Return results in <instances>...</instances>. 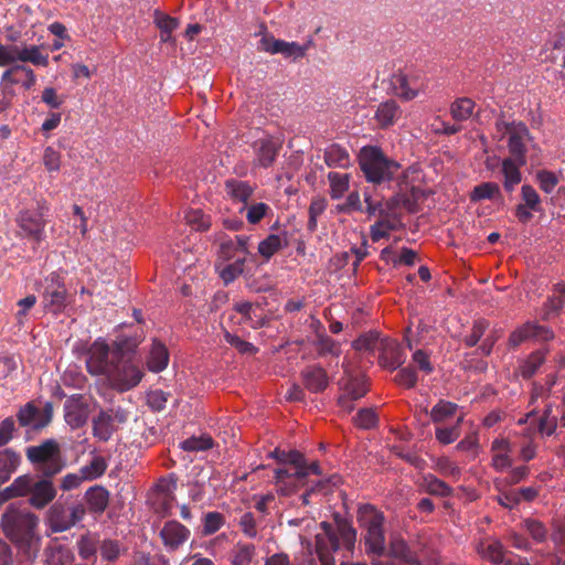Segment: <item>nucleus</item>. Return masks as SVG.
Returning <instances> with one entry per match:
<instances>
[{
    "label": "nucleus",
    "instance_id": "nucleus-4",
    "mask_svg": "<svg viewBox=\"0 0 565 565\" xmlns=\"http://www.w3.org/2000/svg\"><path fill=\"white\" fill-rule=\"evenodd\" d=\"M323 533L317 534V548L321 556L328 553L337 552L344 547L352 551L356 540L355 530L347 522H339L334 530L329 523L322 522Z\"/></svg>",
    "mask_w": 565,
    "mask_h": 565
},
{
    "label": "nucleus",
    "instance_id": "nucleus-29",
    "mask_svg": "<svg viewBox=\"0 0 565 565\" xmlns=\"http://www.w3.org/2000/svg\"><path fill=\"white\" fill-rule=\"evenodd\" d=\"M225 192L234 202L246 204L247 200L252 196L254 189L246 181L230 179L225 182Z\"/></svg>",
    "mask_w": 565,
    "mask_h": 565
},
{
    "label": "nucleus",
    "instance_id": "nucleus-43",
    "mask_svg": "<svg viewBox=\"0 0 565 565\" xmlns=\"http://www.w3.org/2000/svg\"><path fill=\"white\" fill-rule=\"evenodd\" d=\"M255 546L253 544L238 542L232 553L233 565H250L255 556Z\"/></svg>",
    "mask_w": 565,
    "mask_h": 565
},
{
    "label": "nucleus",
    "instance_id": "nucleus-45",
    "mask_svg": "<svg viewBox=\"0 0 565 565\" xmlns=\"http://www.w3.org/2000/svg\"><path fill=\"white\" fill-rule=\"evenodd\" d=\"M475 109V103L470 98H458L456 99L450 108L451 116L455 120L461 121L467 120L471 117Z\"/></svg>",
    "mask_w": 565,
    "mask_h": 565
},
{
    "label": "nucleus",
    "instance_id": "nucleus-5",
    "mask_svg": "<svg viewBox=\"0 0 565 565\" xmlns=\"http://www.w3.org/2000/svg\"><path fill=\"white\" fill-rule=\"evenodd\" d=\"M28 460L43 477H54L63 470L58 444L53 439H46L36 446H30L25 451Z\"/></svg>",
    "mask_w": 565,
    "mask_h": 565
},
{
    "label": "nucleus",
    "instance_id": "nucleus-59",
    "mask_svg": "<svg viewBox=\"0 0 565 565\" xmlns=\"http://www.w3.org/2000/svg\"><path fill=\"white\" fill-rule=\"evenodd\" d=\"M377 420L376 414L371 408L360 409L354 417V424L363 429H370L375 426Z\"/></svg>",
    "mask_w": 565,
    "mask_h": 565
},
{
    "label": "nucleus",
    "instance_id": "nucleus-1",
    "mask_svg": "<svg viewBox=\"0 0 565 565\" xmlns=\"http://www.w3.org/2000/svg\"><path fill=\"white\" fill-rule=\"evenodd\" d=\"M39 524V518L26 509H21L18 504H9L1 516V526L4 534L13 542L23 544L30 550L38 542L35 529Z\"/></svg>",
    "mask_w": 565,
    "mask_h": 565
},
{
    "label": "nucleus",
    "instance_id": "nucleus-10",
    "mask_svg": "<svg viewBox=\"0 0 565 565\" xmlns=\"http://www.w3.org/2000/svg\"><path fill=\"white\" fill-rule=\"evenodd\" d=\"M313 42L309 39L306 43L287 42L265 34L258 43V50L269 54H281L285 58L297 61L306 56Z\"/></svg>",
    "mask_w": 565,
    "mask_h": 565
},
{
    "label": "nucleus",
    "instance_id": "nucleus-18",
    "mask_svg": "<svg viewBox=\"0 0 565 565\" xmlns=\"http://www.w3.org/2000/svg\"><path fill=\"white\" fill-rule=\"evenodd\" d=\"M377 351H380V363L386 369L396 370L404 362L399 345L390 338L382 339Z\"/></svg>",
    "mask_w": 565,
    "mask_h": 565
},
{
    "label": "nucleus",
    "instance_id": "nucleus-58",
    "mask_svg": "<svg viewBox=\"0 0 565 565\" xmlns=\"http://www.w3.org/2000/svg\"><path fill=\"white\" fill-rule=\"evenodd\" d=\"M66 514L68 515V521L64 523H60V529H71L72 526L79 523L85 515V508L81 503H76L66 508Z\"/></svg>",
    "mask_w": 565,
    "mask_h": 565
},
{
    "label": "nucleus",
    "instance_id": "nucleus-39",
    "mask_svg": "<svg viewBox=\"0 0 565 565\" xmlns=\"http://www.w3.org/2000/svg\"><path fill=\"white\" fill-rule=\"evenodd\" d=\"M107 469V462L102 456H95L89 463L84 465L78 470L85 481H93L102 477Z\"/></svg>",
    "mask_w": 565,
    "mask_h": 565
},
{
    "label": "nucleus",
    "instance_id": "nucleus-26",
    "mask_svg": "<svg viewBox=\"0 0 565 565\" xmlns=\"http://www.w3.org/2000/svg\"><path fill=\"white\" fill-rule=\"evenodd\" d=\"M402 209L413 211V202L407 194L398 193L383 202L381 215L401 220Z\"/></svg>",
    "mask_w": 565,
    "mask_h": 565
},
{
    "label": "nucleus",
    "instance_id": "nucleus-46",
    "mask_svg": "<svg viewBox=\"0 0 565 565\" xmlns=\"http://www.w3.org/2000/svg\"><path fill=\"white\" fill-rule=\"evenodd\" d=\"M286 239L277 234H271L258 245V252L265 258H270L275 253L282 248Z\"/></svg>",
    "mask_w": 565,
    "mask_h": 565
},
{
    "label": "nucleus",
    "instance_id": "nucleus-57",
    "mask_svg": "<svg viewBox=\"0 0 565 565\" xmlns=\"http://www.w3.org/2000/svg\"><path fill=\"white\" fill-rule=\"evenodd\" d=\"M327 207L326 201L322 199H315L311 201L309 206V220H308V230L310 232L316 231L317 228V220L324 212Z\"/></svg>",
    "mask_w": 565,
    "mask_h": 565
},
{
    "label": "nucleus",
    "instance_id": "nucleus-50",
    "mask_svg": "<svg viewBox=\"0 0 565 565\" xmlns=\"http://www.w3.org/2000/svg\"><path fill=\"white\" fill-rule=\"evenodd\" d=\"M45 556L47 565H70L72 558L70 550L62 546L46 548Z\"/></svg>",
    "mask_w": 565,
    "mask_h": 565
},
{
    "label": "nucleus",
    "instance_id": "nucleus-61",
    "mask_svg": "<svg viewBox=\"0 0 565 565\" xmlns=\"http://www.w3.org/2000/svg\"><path fill=\"white\" fill-rule=\"evenodd\" d=\"M168 396V393L161 390H154L147 394V403L151 409L159 412L166 407Z\"/></svg>",
    "mask_w": 565,
    "mask_h": 565
},
{
    "label": "nucleus",
    "instance_id": "nucleus-14",
    "mask_svg": "<svg viewBox=\"0 0 565 565\" xmlns=\"http://www.w3.org/2000/svg\"><path fill=\"white\" fill-rule=\"evenodd\" d=\"M513 445L505 437H497L490 446L491 466L497 471H503L513 463Z\"/></svg>",
    "mask_w": 565,
    "mask_h": 565
},
{
    "label": "nucleus",
    "instance_id": "nucleus-52",
    "mask_svg": "<svg viewBox=\"0 0 565 565\" xmlns=\"http://www.w3.org/2000/svg\"><path fill=\"white\" fill-rule=\"evenodd\" d=\"M457 408H458V406L455 403L447 402V401H440L433 407V409L430 412V417L436 423L443 422V420L454 416L457 412Z\"/></svg>",
    "mask_w": 565,
    "mask_h": 565
},
{
    "label": "nucleus",
    "instance_id": "nucleus-53",
    "mask_svg": "<svg viewBox=\"0 0 565 565\" xmlns=\"http://www.w3.org/2000/svg\"><path fill=\"white\" fill-rule=\"evenodd\" d=\"M68 521V515L66 514V508L61 504H54L49 510V522L51 529L54 532H64L67 529H60V523H64Z\"/></svg>",
    "mask_w": 565,
    "mask_h": 565
},
{
    "label": "nucleus",
    "instance_id": "nucleus-3",
    "mask_svg": "<svg viewBox=\"0 0 565 565\" xmlns=\"http://www.w3.org/2000/svg\"><path fill=\"white\" fill-rule=\"evenodd\" d=\"M284 463L289 465L288 468H280L275 471V479L278 491L288 495L296 491L297 488L305 484L308 477L307 461L302 454L291 450L282 454Z\"/></svg>",
    "mask_w": 565,
    "mask_h": 565
},
{
    "label": "nucleus",
    "instance_id": "nucleus-44",
    "mask_svg": "<svg viewBox=\"0 0 565 565\" xmlns=\"http://www.w3.org/2000/svg\"><path fill=\"white\" fill-rule=\"evenodd\" d=\"M114 431L113 417L102 412L94 419V435L100 440H108Z\"/></svg>",
    "mask_w": 565,
    "mask_h": 565
},
{
    "label": "nucleus",
    "instance_id": "nucleus-25",
    "mask_svg": "<svg viewBox=\"0 0 565 565\" xmlns=\"http://www.w3.org/2000/svg\"><path fill=\"white\" fill-rule=\"evenodd\" d=\"M254 150L256 163L267 168L275 161L278 146L271 138H262L254 142Z\"/></svg>",
    "mask_w": 565,
    "mask_h": 565
},
{
    "label": "nucleus",
    "instance_id": "nucleus-33",
    "mask_svg": "<svg viewBox=\"0 0 565 565\" xmlns=\"http://www.w3.org/2000/svg\"><path fill=\"white\" fill-rule=\"evenodd\" d=\"M85 499L93 512L102 513L108 505L109 493L105 488L94 486L86 491Z\"/></svg>",
    "mask_w": 565,
    "mask_h": 565
},
{
    "label": "nucleus",
    "instance_id": "nucleus-30",
    "mask_svg": "<svg viewBox=\"0 0 565 565\" xmlns=\"http://www.w3.org/2000/svg\"><path fill=\"white\" fill-rule=\"evenodd\" d=\"M31 63L35 66H47L49 56L43 55L36 45H17L15 62Z\"/></svg>",
    "mask_w": 565,
    "mask_h": 565
},
{
    "label": "nucleus",
    "instance_id": "nucleus-51",
    "mask_svg": "<svg viewBox=\"0 0 565 565\" xmlns=\"http://www.w3.org/2000/svg\"><path fill=\"white\" fill-rule=\"evenodd\" d=\"M383 338L376 332H369L362 334L353 342V348L359 351H375L379 350Z\"/></svg>",
    "mask_w": 565,
    "mask_h": 565
},
{
    "label": "nucleus",
    "instance_id": "nucleus-40",
    "mask_svg": "<svg viewBox=\"0 0 565 565\" xmlns=\"http://www.w3.org/2000/svg\"><path fill=\"white\" fill-rule=\"evenodd\" d=\"M241 258L232 259L228 264L223 267L218 266L220 276L225 284H230L235 280L239 275L243 274L245 263L248 258H243V255H239Z\"/></svg>",
    "mask_w": 565,
    "mask_h": 565
},
{
    "label": "nucleus",
    "instance_id": "nucleus-23",
    "mask_svg": "<svg viewBox=\"0 0 565 565\" xmlns=\"http://www.w3.org/2000/svg\"><path fill=\"white\" fill-rule=\"evenodd\" d=\"M34 478L26 473L17 477L12 483L1 490L2 500H11L20 497L30 495L33 488Z\"/></svg>",
    "mask_w": 565,
    "mask_h": 565
},
{
    "label": "nucleus",
    "instance_id": "nucleus-34",
    "mask_svg": "<svg viewBox=\"0 0 565 565\" xmlns=\"http://www.w3.org/2000/svg\"><path fill=\"white\" fill-rule=\"evenodd\" d=\"M234 309L243 316V319L250 322L253 328H259L265 324V317L257 315L259 306L248 301L235 303Z\"/></svg>",
    "mask_w": 565,
    "mask_h": 565
},
{
    "label": "nucleus",
    "instance_id": "nucleus-27",
    "mask_svg": "<svg viewBox=\"0 0 565 565\" xmlns=\"http://www.w3.org/2000/svg\"><path fill=\"white\" fill-rule=\"evenodd\" d=\"M169 363V352L164 344L153 340L147 358L148 370L154 373L163 371Z\"/></svg>",
    "mask_w": 565,
    "mask_h": 565
},
{
    "label": "nucleus",
    "instance_id": "nucleus-38",
    "mask_svg": "<svg viewBox=\"0 0 565 565\" xmlns=\"http://www.w3.org/2000/svg\"><path fill=\"white\" fill-rule=\"evenodd\" d=\"M154 23L161 32L160 38L162 42H169L171 40L172 32L180 24L178 19L159 11L154 12Z\"/></svg>",
    "mask_w": 565,
    "mask_h": 565
},
{
    "label": "nucleus",
    "instance_id": "nucleus-47",
    "mask_svg": "<svg viewBox=\"0 0 565 565\" xmlns=\"http://www.w3.org/2000/svg\"><path fill=\"white\" fill-rule=\"evenodd\" d=\"M390 554L393 557L402 559L406 563L419 565L417 559L411 553L406 542L402 539H393L391 541Z\"/></svg>",
    "mask_w": 565,
    "mask_h": 565
},
{
    "label": "nucleus",
    "instance_id": "nucleus-49",
    "mask_svg": "<svg viewBox=\"0 0 565 565\" xmlns=\"http://www.w3.org/2000/svg\"><path fill=\"white\" fill-rule=\"evenodd\" d=\"M184 221L195 231H205L211 225L210 217L199 209H191L186 211L184 214Z\"/></svg>",
    "mask_w": 565,
    "mask_h": 565
},
{
    "label": "nucleus",
    "instance_id": "nucleus-8",
    "mask_svg": "<svg viewBox=\"0 0 565 565\" xmlns=\"http://www.w3.org/2000/svg\"><path fill=\"white\" fill-rule=\"evenodd\" d=\"M43 308L54 315L62 313L71 303L63 277L50 273L40 285Z\"/></svg>",
    "mask_w": 565,
    "mask_h": 565
},
{
    "label": "nucleus",
    "instance_id": "nucleus-62",
    "mask_svg": "<svg viewBox=\"0 0 565 565\" xmlns=\"http://www.w3.org/2000/svg\"><path fill=\"white\" fill-rule=\"evenodd\" d=\"M536 178L540 183V188L546 193H552L558 182L557 177L550 171H540Z\"/></svg>",
    "mask_w": 565,
    "mask_h": 565
},
{
    "label": "nucleus",
    "instance_id": "nucleus-17",
    "mask_svg": "<svg viewBox=\"0 0 565 565\" xmlns=\"http://www.w3.org/2000/svg\"><path fill=\"white\" fill-rule=\"evenodd\" d=\"M52 418V411L50 406L45 408H38L32 404H26L20 409L18 419L21 426L32 429H40L45 427Z\"/></svg>",
    "mask_w": 565,
    "mask_h": 565
},
{
    "label": "nucleus",
    "instance_id": "nucleus-55",
    "mask_svg": "<svg viewBox=\"0 0 565 565\" xmlns=\"http://www.w3.org/2000/svg\"><path fill=\"white\" fill-rule=\"evenodd\" d=\"M224 524V516L218 512H207L203 519V533L211 535L217 532Z\"/></svg>",
    "mask_w": 565,
    "mask_h": 565
},
{
    "label": "nucleus",
    "instance_id": "nucleus-60",
    "mask_svg": "<svg viewBox=\"0 0 565 565\" xmlns=\"http://www.w3.org/2000/svg\"><path fill=\"white\" fill-rule=\"evenodd\" d=\"M522 200L524 205L529 206L532 211L537 212L541 209V200L534 188L531 185H523L521 189Z\"/></svg>",
    "mask_w": 565,
    "mask_h": 565
},
{
    "label": "nucleus",
    "instance_id": "nucleus-19",
    "mask_svg": "<svg viewBox=\"0 0 565 565\" xmlns=\"http://www.w3.org/2000/svg\"><path fill=\"white\" fill-rule=\"evenodd\" d=\"M248 238L246 236H235L234 238L224 239L220 246V257L225 262H231L235 258H248L250 253L248 250Z\"/></svg>",
    "mask_w": 565,
    "mask_h": 565
},
{
    "label": "nucleus",
    "instance_id": "nucleus-11",
    "mask_svg": "<svg viewBox=\"0 0 565 565\" xmlns=\"http://www.w3.org/2000/svg\"><path fill=\"white\" fill-rule=\"evenodd\" d=\"M142 376V370L131 360L124 359L121 354L107 381L114 388L126 392L137 386Z\"/></svg>",
    "mask_w": 565,
    "mask_h": 565
},
{
    "label": "nucleus",
    "instance_id": "nucleus-15",
    "mask_svg": "<svg viewBox=\"0 0 565 565\" xmlns=\"http://www.w3.org/2000/svg\"><path fill=\"white\" fill-rule=\"evenodd\" d=\"M51 478L52 477L42 476L39 480H34L33 488L29 497V503L31 507L41 510L55 499L57 491Z\"/></svg>",
    "mask_w": 565,
    "mask_h": 565
},
{
    "label": "nucleus",
    "instance_id": "nucleus-64",
    "mask_svg": "<svg viewBox=\"0 0 565 565\" xmlns=\"http://www.w3.org/2000/svg\"><path fill=\"white\" fill-rule=\"evenodd\" d=\"M525 530L530 533V535L537 542H542L546 537V529L544 525L536 520H525L524 522Z\"/></svg>",
    "mask_w": 565,
    "mask_h": 565
},
{
    "label": "nucleus",
    "instance_id": "nucleus-16",
    "mask_svg": "<svg viewBox=\"0 0 565 565\" xmlns=\"http://www.w3.org/2000/svg\"><path fill=\"white\" fill-rule=\"evenodd\" d=\"M190 530L178 521L166 522L160 530V537L168 551H175L190 537Z\"/></svg>",
    "mask_w": 565,
    "mask_h": 565
},
{
    "label": "nucleus",
    "instance_id": "nucleus-24",
    "mask_svg": "<svg viewBox=\"0 0 565 565\" xmlns=\"http://www.w3.org/2000/svg\"><path fill=\"white\" fill-rule=\"evenodd\" d=\"M550 337L551 332L548 330L535 323L527 322L511 334L510 343L516 347L529 339L547 340Z\"/></svg>",
    "mask_w": 565,
    "mask_h": 565
},
{
    "label": "nucleus",
    "instance_id": "nucleus-22",
    "mask_svg": "<svg viewBox=\"0 0 565 565\" xmlns=\"http://www.w3.org/2000/svg\"><path fill=\"white\" fill-rule=\"evenodd\" d=\"M402 113L399 105L395 100L388 99L377 106L374 118L382 128H387L396 124L402 117Z\"/></svg>",
    "mask_w": 565,
    "mask_h": 565
},
{
    "label": "nucleus",
    "instance_id": "nucleus-2",
    "mask_svg": "<svg viewBox=\"0 0 565 565\" xmlns=\"http://www.w3.org/2000/svg\"><path fill=\"white\" fill-rule=\"evenodd\" d=\"M359 163L366 181L374 184L390 182L401 171V164L375 146H366L360 150Z\"/></svg>",
    "mask_w": 565,
    "mask_h": 565
},
{
    "label": "nucleus",
    "instance_id": "nucleus-35",
    "mask_svg": "<svg viewBox=\"0 0 565 565\" xmlns=\"http://www.w3.org/2000/svg\"><path fill=\"white\" fill-rule=\"evenodd\" d=\"M478 553L482 558L489 559L497 565H507V557L503 546L500 542H492L488 544H480Z\"/></svg>",
    "mask_w": 565,
    "mask_h": 565
},
{
    "label": "nucleus",
    "instance_id": "nucleus-56",
    "mask_svg": "<svg viewBox=\"0 0 565 565\" xmlns=\"http://www.w3.org/2000/svg\"><path fill=\"white\" fill-rule=\"evenodd\" d=\"M238 525L245 536H247L249 539L257 537L258 532H257L256 519L252 512H244L238 520Z\"/></svg>",
    "mask_w": 565,
    "mask_h": 565
},
{
    "label": "nucleus",
    "instance_id": "nucleus-9",
    "mask_svg": "<svg viewBox=\"0 0 565 565\" xmlns=\"http://www.w3.org/2000/svg\"><path fill=\"white\" fill-rule=\"evenodd\" d=\"M121 354L120 349H111L105 341L97 340L88 350L87 371L92 375H103L108 380Z\"/></svg>",
    "mask_w": 565,
    "mask_h": 565
},
{
    "label": "nucleus",
    "instance_id": "nucleus-12",
    "mask_svg": "<svg viewBox=\"0 0 565 565\" xmlns=\"http://www.w3.org/2000/svg\"><path fill=\"white\" fill-rule=\"evenodd\" d=\"M39 211L24 210L17 216V223L24 236L40 244L45 238L44 212L47 211L46 203H39Z\"/></svg>",
    "mask_w": 565,
    "mask_h": 565
},
{
    "label": "nucleus",
    "instance_id": "nucleus-37",
    "mask_svg": "<svg viewBox=\"0 0 565 565\" xmlns=\"http://www.w3.org/2000/svg\"><path fill=\"white\" fill-rule=\"evenodd\" d=\"M324 162L330 168H345L350 163L349 153L338 145H331L324 151Z\"/></svg>",
    "mask_w": 565,
    "mask_h": 565
},
{
    "label": "nucleus",
    "instance_id": "nucleus-31",
    "mask_svg": "<svg viewBox=\"0 0 565 565\" xmlns=\"http://www.w3.org/2000/svg\"><path fill=\"white\" fill-rule=\"evenodd\" d=\"M402 226L401 220L380 215V220L370 228V235L373 242H379L390 236V233Z\"/></svg>",
    "mask_w": 565,
    "mask_h": 565
},
{
    "label": "nucleus",
    "instance_id": "nucleus-54",
    "mask_svg": "<svg viewBox=\"0 0 565 565\" xmlns=\"http://www.w3.org/2000/svg\"><path fill=\"white\" fill-rule=\"evenodd\" d=\"M544 362V355L541 352H535L531 354L520 366V373L523 377L529 379Z\"/></svg>",
    "mask_w": 565,
    "mask_h": 565
},
{
    "label": "nucleus",
    "instance_id": "nucleus-41",
    "mask_svg": "<svg viewBox=\"0 0 565 565\" xmlns=\"http://www.w3.org/2000/svg\"><path fill=\"white\" fill-rule=\"evenodd\" d=\"M419 486L430 494L446 497L450 493V488L444 481L430 473L422 477Z\"/></svg>",
    "mask_w": 565,
    "mask_h": 565
},
{
    "label": "nucleus",
    "instance_id": "nucleus-36",
    "mask_svg": "<svg viewBox=\"0 0 565 565\" xmlns=\"http://www.w3.org/2000/svg\"><path fill=\"white\" fill-rule=\"evenodd\" d=\"M330 184V195L333 200L341 199L350 186V174L340 172H330L328 174Z\"/></svg>",
    "mask_w": 565,
    "mask_h": 565
},
{
    "label": "nucleus",
    "instance_id": "nucleus-21",
    "mask_svg": "<svg viewBox=\"0 0 565 565\" xmlns=\"http://www.w3.org/2000/svg\"><path fill=\"white\" fill-rule=\"evenodd\" d=\"M303 384L312 393H319L327 388L329 377L326 371L318 365L306 367L302 372Z\"/></svg>",
    "mask_w": 565,
    "mask_h": 565
},
{
    "label": "nucleus",
    "instance_id": "nucleus-13",
    "mask_svg": "<svg viewBox=\"0 0 565 565\" xmlns=\"http://www.w3.org/2000/svg\"><path fill=\"white\" fill-rule=\"evenodd\" d=\"M497 128L499 131L509 135V150L518 159H524L525 142L529 137V130L522 122L508 124L504 121L498 122Z\"/></svg>",
    "mask_w": 565,
    "mask_h": 565
},
{
    "label": "nucleus",
    "instance_id": "nucleus-48",
    "mask_svg": "<svg viewBox=\"0 0 565 565\" xmlns=\"http://www.w3.org/2000/svg\"><path fill=\"white\" fill-rule=\"evenodd\" d=\"M214 445L211 436L203 434L201 436H192L180 444V447L185 451H204L212 448Z\"/></svg>",
    "mask_w": 565,
    "mask_h": 565
},
{
    "label": "nucleus",
    "instance_id": "nucleus-20",
    "mask_svg": "<svg viewBox=\"0 0 565 565\" xmlns=\"http://www.w3.org/2000/svg\"><path fill=\"white\" fill-rule=\"evenodd\" d=\"M525 163L524 159L505 158L501 164L503 174V186L505 191L512 192L521 182L522 174L520 168Z\"/></svg>",
    "mask_w": 565,
    "mask_h": 565
},
{
    "label": "nucleus",
    "instance_id": "nucleus-42",
    "mask_svg": "<svg viewBox=\"0 0 565 565\" xmlns=\"http://www.w3.org/2000/svg\"><path fill=\"white\" fill-rule=\"evenodd\" d=\"M238 212L245 213L248 223L257 224L268 214V212H270V207L268 204L263 202L254 203L250 205H247L246 203L238 209Z\"/></svg>",
    "mask_w": 565,
    "mask_h": 565
},
{
    "label": "nucleus",
    "instance_id": "nucleus-32",
    "mask_svg": "<svg viewBox=\"0 0 565 565\" xmlns=\"http://www.w3.org/2000/svg\"><path fill=\"white\" fill-rule=\"evenodd\" d=\"M470 200L472 202L492 200L495 202L503 203L500 186L494 182H483L479 185H476L470 193Z\"/></svg>",
    "mask_w": 565,
    "mask_h": 565
},
{
    "label": "nucleus",
    "instance_id": "nucleus-28",
    "mask_svg": "<svg viewBox=\"0 0 565 565\" xmlns=\"http://www.w3.org/2000/svg\"><path fill=\"white\" fill-rule=\"evenodd\" d=\"M21 457L14 450L7 448L0 450V484L7 482L18 469Z\"/></svg>",
    "mask_w": 565,
    "mask_h": 565
},
{
    "label": "nucleus",
    "instance_id": "nucleus-6",
    "mask_svg": "<svg viewBox=\"0 0 565 565\" xmlns=\"http://www.w3.org/2000/svg\"><path fill=\"white\" fill-rule=\"evenodd\" d=\"M390 87L395 96L409 102L426 92L428 79L420 70L397 71L390 78Z\"/></svg>",
    "mask_w": 565,
    "mask_h": 565
},
{
    "label": "nucleus",
    "instance_id": "nucleus-7",
    "mask_svg": "<svg viewBox=\"0 0 565 565\" xmlns=\"http://www.w3.org/2000/svg\"><path fill=\"white\" fill-rule=\"evenodd\" d=\"M358 515L365 530L364 540L367 552L375 555L383 554L385 548L383 514L372 505H364L359 509Z\"/></svg>",
    "mask_w": 565,
    "mask_h": 565
},
{
    "label": "nucleus",
    "instance_id": "nucleus-63",
    "mask_svg": "<svg viewBox=\"0 0 565 565\" xmlns=\"http://www.w3.org/2000/svg\"><path fill=\"white\" fill-rule=\"evenodd\" d=\"M43 163L49 171H58L61 166V154L52 147H47L44 150Z\"/></svg>",
    "mask_w": 565,
    "mask_h": 565
}]
</instances>
